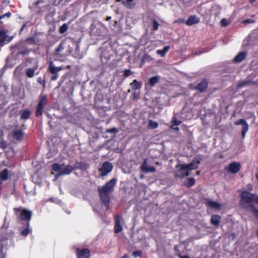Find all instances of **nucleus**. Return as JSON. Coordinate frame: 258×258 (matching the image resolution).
Instances as JSON below:
<instances>
[{
  "mask_svg": "<svg viewBox=\"0 0 258 258\" xmlns=\"http://www.w3.org/2000/svg\"><path fill=\"white\" fill-rule=\"evenodd\" d=\"M47 102V97L46 96H44L42 97L41 101L39 102L38 104L37 109L36 111V116H40L42 115L43 112V109L44 106L46 105Z\"/></svg>",
  "mask_w": 258,
  "mask_h": 258,
  "instance_id": "obj_8",
  "label": "nucleus"
},
{
  "mask_svg": "<svg viewBox=\"0 0 258 258\" xmlns=\"http://www.w3.org/2000/svg\"><path fill=\"white\" fill-rule=\"evenodd\" d=\"M240 167L241 165L239 163L233 162L229 165L226 169L232 173H236L240 170Z\"/></svg>",
  "mask_w": 258,
  "mask_h": 258,
  "instance_id": "obj_12",
  "label": "nucleus"
},
{
  "mask_svg": "<svg viewBox=\"0 0 258 258\" xmlns=\"http://www.w3.org/2000/svg\"><path fill=\"white\" fill-rule=\"evenodd\" d=\"M68 29V26L67 24H63L59 28V33L63 34L66 32Z\"/></svg>",
  "mask_w": 258,
  "mask_h": 258,
  "instance_id": "obj_33",
  "label": "nucleus"
},
{
  "mask_svg": "<svg viewBox=\"0 0 258 258\" xmlns=\"http://www.w3.org/2000/svg\"><path fill=\"white\" fill-rule=\"evenodd\" d=\"M255 0H250V3H253L254 2H255Z\"/></svg>",
  "mask_w": 258,
  "mask_h": 258,
  "instance_id": "obj_52",
  "label": "nucleus"
},
{
  "mask_svg": "<svg viewBox=\"0 0 258 258\" xmlns=\"http://www.w3.org/2000/svg\"><path fill=\"white\" fill-rule=\"evenodd\" d=\"M250 186H249V188H250V187L251 188L252 185H250Z\"/></svg>",
  "mask_w": 258,
  "mask_h": 258,
  "instance_id": "obj_61",
  "label": "nucleus"
},
{
  "mask_svg": "<svg viewBox=\"0 0 258 258\" xmlns=\"http://www.w3.org/2000/svg\"><path fill=\"white\" fill-rule=\"evenodd\" d=\"M70 67H70V66H68L67 67V68H70Z\"/></svg>",
  "mask_w": 258,
  "mask_h": 258,
  "instance_id": "obj_57",
  "label": "nucleus"
},
{
  "mask_svg": "<svg viewBox=\"0 0 258 258\" xmlns=\"http://www.w3.org/2000/svg\"><path fill=\"white\" fill-rule=\"evenodd\" d=\"M254 22V21L250 19H247L243 20L242 23L245 24H249V23H253Z\"/></svg>",
  "mask_w": 258,
  "mask_h": 258,
  "instance_id": "obj_40",
  "label": "nucleus"
},
{
  "mask_svg": "<svg viewBox=\"0 0 258 258\" xmlns=\"http://www.w3.org/2000/svg\"><path fill=\"white\" fill-rule=\"evenodd\" d=\"M117 180L113 178L107 182L105 185L99 188V192L102 202L107 208L109 204V195L114 189Z\"/></svg>",
  "mask_w": 258,
  "mask_h": 258,
  "instance_id": "obj_3",
  "label": "nucleus"
},
{
  "mask_svg": "<svg viewBox=\"0 0 258 258\" xmlns=\"http://www.w3.org/2000/svg\"><path fill=\"white\" fill-rule=\"evenodd\" d=\"M49 71H50V72L51 73L55 74L58 72H59V71H61V70H62V68L61 67H54L53 65L52 62H51L50 64H49Z\"/></svg>",
  "mask_w": 258,
  "mask_h": 258,
  "instance_id": "obj_23",
  "label": "nucleus"
},
{
  "mask_svg": "<svg viewBox=\"0 0 258 258\" xmlns=\"http://www.w3.org/2000/svg\"><path fill=\"white\" fill-rule=\"evenodd\" d=\"M132 74V71L129 70V69H127V70H125L124 71V74H123V76L124 77H128L129 76L131 75Z\"/></svg>",
  "mask_w": 258,
  "mask_h": 258,
  "instance_id": "obj_35",
  "label": "nucleus"
},
{
  "mask_svg": "<svg viewBox=\"0 0 258 258\" xmlns=\"http://www.w3.org/2000/svg\"><path fill=\"white\" fill-rule=\"evenodd\" d=\"M110 19V17H107V18H106V20H109Z\"/></svg>",
  "mask_w": 258,
  "mask_h": 258,
  "instance_id": "obj_55",
  "label": "nucleus"
},
{
  "mask_svg": "<svg viewBox=\"0 0 258 258\" xmlns=\"http://www.w3.org/2000/svg\"><path fill=\"white\" fill-rule=\"evenodd\" d=\"M4 146V145H3V146H2V148H4L5 147Z\"/></svg>",
  "mask_w": 258,
  "mask_h": 258,
  "instance_id": "obj_59",
  "label": "nucleus"
},
{
  "mask_svg": "<svg viewBox=\"0 0 258 258\" xmlns=\"http://www.w3.org/2000/svg\"><path fill=\"white\" fill-rule=\"evenodd\" d=\"M239 204L241 208L251 211L258 207V195L244 191L241 193Z\"/></svg>",
  "mask_w": 258,
  "mask_h": 258,
  "instance_id": "obj_1",
  "label": "nucleus"
},
{
  "mask_svg": "<svg viewBox=\"0 0 258 258\" xmlns=\"http://www.w3.org/2000/svg\"><path fill=\"white\" fill-rule=\"evenodd\" d=\"M252 212L254 214V216L258 219V207L255 208L253 210L250 211Z\"/></svg>",
  "mask_w": 258,
  "mask_h": 258,
  "instance_id": "obj_38",
  "label": "nucleus"
},
{
  "mask_svg": "<svg viewBox=\"0 0 258 258\" xmlns=\"http://www.w3.org/2000/svg\"><path fill=\"white\" fill-rule=\"evenodd\" d=\"M31 112L28 110H24L21 114V118L24 119H28L30 115Z\"/></svg>",
  "mask_w": 258,
  "mask_h": 258,
  "instance_id": "obj_30",
  "label": "nucleus"
},
{
  "mask_svg": "<svg viewBox=\"0 0 258 258\" xmlns=\"http://www.w3.org/2000/svg\"><path fill=\"white\" fill-rule=\"evenodd\" d=\"M179 256L180 258H189L188 256L187 255H184V256H182L181 255H179Z\"/></svg>",
  "mask_w": 258,
  "mask_h": 258,
  "instance_id": "obj_49",
  "label": "nucleus"
},
{
  "mask_svg": "<svg viewBox=\"0 0 258 258\" xmlns=\"http://www.w3.org/2000/svg\"><path fill=\"white\" fill-rule=\"evenodd\" d=\"M121 218L119 216H116L115 217V224L114 226V232L118 233L120 232L122 229V226L120 225Z\"/></svg>",
  "mask_w": 258,
  "mask_h": 258,
  "instance_id": "obj_15",
  "label": "nucleus"
},
{
  "mask_svg": "<svg viewBox=\"0 0 258 258\" xmlns=\"http://www.w3.org/2000/svg\"><path fill=\"white\" fill-rule=\"evenodd\" d=\"M170 47L169 46H167L164 47L162 50H158L157 51V54L160 55L161 56H164L165 53L168 51Z\"/></svg>",
  "mask_w": 258,
  "mask_h": 258,
  "instance_id": "obj_28",
  "label": "nucleus"
},
{
  "mask_svg": "<svg viewBox=\"0 0 258 258\" xmlns=\"http://www.w3.org/2000/svg\"><path fill=\"white\" fill-rule=\"evenodd\" d=\"M156 164L159 165V162H157L156 163Z\"/></svg>",
  "mask_w": 258,
  "mask_h": 258,
  "instance_id": "obj_56",
  "label": "nucleus"
},
{
  "mask_svg": "<svg viewBox=\"0 0 258 258\" xmlns=\"http://www.w3.org/2000/svg\"><path fill=\"white\" fill-rule=\"evenodd\" d=\"M4 146V145H3V146H2V148H4L5 147Z\"/></svg>",
  "mask_w": 258,
  "mask_h": 258,
  "instance_id": "obj_60",
  "label": "nucleus"
},
{
  "mask_svg": "<svg viewBox=\"0 0 258 258\" xmlns=\"http://www.w3.org/2000/svg\"><path fill=\"white\" fill-rule=\"evenodd\" d=\"M173 126L174 125H172V126L171 127L172 129L176 130V131L179 130V128L178 127H174Z\"/></svg>",
  "mask_w": 258,
  "mask_h": 258,
  "instance_id": "obj_50",
  "label": "nucleus"
},
{
  "mask_svg": "<svg viewBox=\"0 0 258 258\" xmlns=\"http://www.w3.org/2000/svg\"><path fill=\"white\" fill-rule=\"evenodd\" d=\"M199 22V19L195 16H191L189 17L186 22V24L188 26L197 24Z\"/></svg>",
  "mask_w": 258,
  "mask_h": 258,
  "instance_id": "obj_18",
  "label": "nucleus"
},
{
  "mask_svg": "<svg viewBox=\"0 0 258 258\" xmlns=\"http://www.w3.org/2000/svg\"><path fill=\"white\" fill-rule=\"evenodd\" d=\"M206 204L208 207L216 210H220L221 207V205L219 203L210 200H208L207 201Z\"/></svg>",
  "mask_w": 258,
  "mask_h": 258,
  "instance_id": "obj_17",
  "label": "nucleus"
},
{
  "mask_svg": "<svg viewBox=\"0 0 258 258\" xmlns=\"http://www.w3.org/2000/svg\"><path fill=\"white\" fill-rule=\"evenodd\" d=\"M62 49V47L61 45H59L58 48H57L55 50L56 54H58L59 52Z\"/></svg>",
  "mask_w": 258,
  "mask_h": 258,
  "instance_id": "obj_46",
  "label": "nucleus"
},
{
  "mask_svg": "<svg viewBox=\"0 0 258 258\" xmlns=\"http://www.w3.org/2000/svg\"><path fill=\"white\" fill-rule=\"evenodd\" d=\"M133 97L134 99H136L137 98V95L136 94V93L135 92H134L133 94Z\"/></svg>",
  "mask_w": 258,
  "mask_h": 258,
  "instance_id": "obj_48",
  "label": "nucleus"
},
{
  "mask_svg": "<svg viewBox=\"0 0 258 258\" xmlns=\"http://www.w3.org/2000/svg\"><path fill=\"white\" fill-rule=\"evenodd\" d=\"M185 164H179L176 165V175L180 177H184L189 175V171L186 168Z\"/></svg>",
  "mask_w": 258,
  "mask_h": 258,
  "instance_id": "obj_5",
  "label": "nucleus"
},
{
  "mask_svg": "<svg viewBox=\"0 0 258 258\" xmlns=\"http://www.w3.org/2000/svg\"><path fill=\"white\" fill-rule=\"evenodd\" d=\"M236 125H242V130L241 132L242 137L243 139L245 137V135L248 129V125L246 121L243 119H240L235 122Z\"/></svg>",
  "mask_w": 258,
  "mask_h": 258,
  "instance_id": "obj_11",
  "label": "nucleus"
},
{
  "mask_svg": "<svg viewBox=\"0 0 258 258\" xmlns=\"http://www.w3.org/2000/svg\"><path fill=\"white\" fill-rule=\"evenodd\" d=\"M159 80L160 77L158 76L153 77L150 79L149 84L151 86H153L159 82Z\"/></svg>",
  "mask_w": 258,
  "mask_h": 258,
  "instance_id": "obj_25",
  "label": "nucleus"
},
{
  "mask_svg": "<svg viewBox=\"0 0 258 258\" xmlns=\"http://www.w3.org/2000/svg\"><path fill=\"white\" fill-rule=\"evenodd\" d=\"M200 164V160L197 158L194 159L189 164H185L186 168H187L188 171L196 169L198 167V165Z\"/></svg>",
  "mask_w": 258,
  "mask_h": 258,
  "instance_id": "obj_14",
  "label": "nucleus"
},
{
  "mask_svg": "<svg viewBox=\"0 0 258 258\" xmlns=\"http://www.w3.org/2000/svg\"><path fill=\"white\" fill-rule=\"evenodd\" d=\"M195 183V179L194 178H187L185 182H184V184L187 186V187H190L192 185H193Z\"/></svg>",
  "mask_w": 258,
  "mask_h": 258,
  "instance_id": "obj_27",
  "label": "nucleus"
},
{
  "mask_svg": "<svg viewBox=\"0 0 258 258\" xmlns=\"http://www.w3.org/2000/svg\"><path fill=\"white\" fill-rule=\"evenodd\" d=\"M208 86V82L205 81H202L197 86V89L200 92H204Z\"/></svg>",
  "mask_w": 258,
  "mask_h": 258,
  "instance_id": "obj_21",
  "label": "nucleus"
},
{
  "mask_svg": "<svg viewBox=\"0 0 258 258\" xmlns=\"http://www.w3.org/2000/svg\"><path fill=\"white\" fill-rule=\"evenodd\" d=\"M78 258H89L90 251L88 249H83L79 250L77 253Z\"/></svg>",
  "mask_w": 258,
  "mask_h": 258,
  "instance_id": "obj_16",
  "label": "nucleus"
},
{
  "mask_svg": "<svg viewBox=\"0 0 258 258\" xmlns=\"http://www.w3.org/2000/svg\"><path fill=\"white\" fill-rule=\"evenodd\" d=\"M121 0H116V2H120Z\"/></svg>",
  "mask_w": 258,
  "mask_h": 258,
  "instance_id": "obj_58",
  "label": "nucleus"
},
{
  "mask_svg": "<svg viewBox=\"0 0 258 258\" xmlns=\"http://www.w3.org/2000/svg\"><path fill=\"white\" fill-rule=\"evenodd\" d=\"M158 126V123L157 122L153 121L152 120H150L149 121V124L148 125V127L149 129H155L157 128Z\"/></svg>",
  "mask_w": 258,
  "mask_h": 258,
  "instance_id": "obj_29",
  "label": "nucleus"
},
{
  "mask_svg": "<svg viewBox=\"0 0 258 258\" xmlns=\"http://www.w3.org/2000/svg\"><path fill=\"white\" fill-rule=\"evenodd\" d=\"M57 77H58V75L55 74V75H54L53 77H52L51 80H55L57 78Z\"/></svg>",
  "mask_w": 258,
  "mask_h": 258,
  "instance_id": "obj_47",
  "label": "nucleus"
},
{
  "mask_svg": "<svg viewBox=\"0 0 258 258\" xmlns=\"http://www.w3.org/2000/svg\"><path fill=\"white\" fill-rule=\"evenodd\" d=\"M29 232H30V229L29 228H27L23 230L21 232V234H22V235H23L24 236H27L29 234Z\"/></svg>",
  "mask_w": 258,
  "mask_h": 258,
  "instance_id": "obj_39",
  "label": "nucleus"
},
{
  "mask_svg": "<svg viewBox=\"0 0 258 258\" xmlns=\"http://www.w3.org/2000/svg\"><path fill=\"white\" fill-rule=\"evenodd\" d=\"M9 137L14 140L20 141L22 140L24 137V133L21 130H16L12 131L9 135Z\"/></svg>",
  "mask_w": 258,
  "mask_h": 258,
  "instance_id": "obj_6",
  "label": "nucleus"
},
{
  "mask_svg": "<svg viewBox=\"0 0 258 258\" xmlns=\"http://www.w3.org/2000/svg\"><path fill=\"white\" fill-rule=\"evenodd\" d=\"M256 177V179H257L258 180V174H256V175H255Z\"/></svg>",
  "mask_w": 258,
  "mask_h": 258,
  "instance_id": "obj_54",
  "label": "nucleus"
},
{
  "mask_svg": "<svg viewBox=\"0 0 258 258\" xmlns=\"http://www.w3.org/2000/svg\"><path fill=\"white\" fill-rule=\"evenodd\" d=\"M52 169L53 171L58 172V174L55 175V178L56 179L60 175L71 173L74 168L69 165L64 166V164L54 163L52 166Z\"/></svg>",
  "mask_w": 258,
  "mask_h": 258,
  "instance_id": "obj_4",
  "label": "nucleus"
},
{
  "mask_svg": "<svg viewBox=\"0 0 258 258\" xmlns=\"http://www.w3.org/2000/svg\"><path fill=\"white\" fill-rule=\"evenodd\" d=\"M198 53H195V55L198 54Z\"/></svg>",
  "mask_w": 258,
  "mask_h": 258,
  "instance_id": "obj_63",
  "label": "nucleus"
},
{
  "mask_svg": "<svg viewBox=\"0 0 258 258\" xmlns=\"http://www.w3.org/2000/svg\"><path fill=\"white\" fill-rule=\"evenodd\" d=\"M246 55V52H241L235 57L233 60L235 62H240L245 58Z\"/></svg>",
  "mask_w": 258,
  "mask_h": 258,
  "instance_id": "obj_20",
  "label": "nucleus"
},
{
  "mask_svg": "<svg viewBox=\"0 0 258 258\" xmlns=\"http://www.w3.org/2000/svg\"><path fill=\"white\" fill-rule=\"evenodd\" d=\"M117 180L113 178L107 182L105 185L99 188V192L102 202L107 208L109 204V195L114 189Z\"/></svg>",
  "mask_w": 258,
  "mask_h": 258,
  "instance_id": "obj_2",
  "label": "nucleus"
},
{
  "mask_svg": "<svg viewBox=\"0 0 258 258\" xmlns=\"http://www.w3.org/2000/svg\"><path fill=\"white\" fill-rule=\"evenodd\" d=\"M221 217L217 215H213L211 216V223L212 225L217 227L220 222Z\"/></svg>",
  "mask_w": 258,
  "mask_h": 258,
  "instance_id": "obj_19",
  "label": "nucleus"
},
{
  "mask_svg": "<svg viewBox=\"0 0 258 258\" xmlns=\"http://www.w3.org/2000/svg\"><path fill=\"white\" fill-rule=\"evenodd\" d=\"M122 5L128 9H132L134 8L135 4L132 3V1L129 0H126L125 1H122Z\"/></svg>",
  "mask_w": 258,
  "mask_h": 258,
  "instance_id": "obj_26",
  "label": "nucleus"
},
{
  "mask_svg": "<svg viewBox=\"0 0 258 258\" xmlns=\"http://www.w3.org/2000/svg\"><path fill=\"white\" fill-rule=\"evenodd\" d=\"M142 171L145 173L155 172L156 170L154 167L150 166L147 164V159H144L143 163L140 166Z\"/></svg>",
  "mask_w": 258,
  "mask_h": 258,
  "instance_id": "obj_7",
  "label": "nucleus"
},
{
  "mask_svg": "<svg viewBox=\"0 0 258 258\" xmlns=\"http://www.w3.org/2000/svg\"><path fill=\"white\" fill-rule=\"evenodd\" d=\"M118 132V130L115 127H113V128H110V129H108L106 130V133H116Z\"/></svg>",
  "mask_w": 258,
  "mask_h": 258,
  "instance_id": "obj_37",
  "label": "nucleus"
},
{
  "mask_svg": "<svg viewBox=\"0 0 258 258\" xmlns=\"http://www.w3.org/2000/svg\"><path fill=\"white\" fill-rule=\"evenodd\" d=\"M200 171H199L197 172V175H200Z\"/></svg>",
  "mask_w": 258,
  "mask_h": 258,
  "instance_id": "obj_53",
  "label": "nucleus"
},
{
  "mask_svg": "<svg viewBox=\"0 0 258 258\" xmlns=\"http://www.w3.org/2000/svg\"><path fill=\"white\" fill-rule=\"evenodd\" d=\"M127 257H128L127 255L125 254L123 256L121 257V258H126Z\"/></svg>",
  "mask_w": 258,
  "mask_h": 258,
  "instance_id": "obj_51",
  "label": "nucleus"
},
{
  "mask_svg": "<svg viewBox=\"0 0 258 258\" xmlns=\"http://www.w3.org/2000/svg\"><path fill=\"white\" fill-rule=\"evenodd\" d=\"M8 31L5 30H0V45L3 46L4 42L7 41L10 42L13 39V37H9L7 33Z\"/></svg>",
  "mask_w": 258,
  "mask_h": 258,
  "instance_id": "obj_10",
  "label": "nucleus"
},
{
  "mask_svg": "<svg viewBox=\"0 0 258 258\" xmlns=\"http://www.w3.org/2000/svg\"><path fill=\"white\" fill-rule=\"evenodd\" d=\"M6 103V97L4 95H0V109H1Z\"/></svg>",
  "mask_w": 258,
  "mask_h": 258,
  "instance_id": "obj_32",
  "label": "nucleus"
},
{
  "mask_svg": "<svg viewBox=\"0 0 258 258\" xmlns=\"http://www.w3.org/2000/svg\"><path fill=\"white\" fill-rule=\"evenodd\" d=\"M11 16V13L10 12H8L6 14L0 16V20L5 18V17H10Z\"/></svg>",
  "mask_w": 258,
  "mask_h": 258,
  "instance_id": "obj_45",
  "label": "nucleus"
},
{
  "mask_svg": "<svg viewBox=\"0 0 258 258\" xmlns=\"http://www.w3.org/2000/svg\"><path fill=\"white\" fill-rule=\"evenodd\" d=\"M172 122L173 123V125H178L181 123L180 120H177L175 117L173 118Z\"/></svg>",
  "mask_w": 258,
  "mask_h": 258,
  "instance_id": "obj_36",
  "label": "nucleus"
},
{
  "mask_svg": "<svg viewBox=\"0 0 258 258\" xmlns=\"http://www.w3.org/2000/svg\"><path fill=\"white\" fill-rule=\"evenodd\" d=\"M112 169V165L111 163L106 162L102 165L100 171L101 172V175L103 176L106 175Z\"/></svg>",
  "mask_w": 258,
  "mask_h": 258,
  "instance_id": "obj_9",
  "label": "nucleus"
},
{
  "mask_svg": "<svg viewBox=\"0 0 258 258\" xmlns=\"http://www.w3.org/2000/svg\"><path fill=\"white\" fill-rule=\"evenodd\" d=\"M251 82L250 81H243L240 83H239L238 85H237V87L238 88H241L242 87H243L244 86H246V85H247L249 84H250Z\"/></svg>",
  "mask_w": 258,
  "mask_h": 258,
  "instance_id": "obj_34",
  "label": "nucleus"
},
{
  "mask_svg": "<svg viewBox=\"0 0 258 258\" xmlns=\"http://www.w3.org/2000/svg\"><path fill=\"white\" fill-rule=\"evenodd\" d=\"M153 22V29L154 30H157L158 28V26H159L158 23L156 20H154Z\"/></svg>",
  "mask_w": 258,
  "mask_h": 258,
  "instance_id": "obj_42",
  "label": "nucleus"
},
{
  "mask_svg": "<svg viewBox=\"0 0 258 258\" xmlns=\"http://www.w3.org/2000/svg\"><path fill=\"white\" fill-rule=\"evenodd\" d=\"M29 51L28 50L27 48H25L24 50L19 51L18 53L22 55H25L27 54L29 52Z\"/></svg>",
  "mask_w": 258,
  "mask_h": 258,
  "instance_id": "obj_44",
  "label": "nucleus"
},
{
  "mask_svg": "<svg viewBox=\"0 0 258 258\" xmlns=\"http://www.w3.org/2000/svg\"><path fill=\"white\" fill-rule=\"evenodd\" d=\"M250 186H249V188H250V187L251 188L252 185H250Z\"/></svg>",
  "mask_w": 258,
  "mask_h": 258,
  "instance_id": "obj_62",
  "label": "nucleus"
},
{
  "mask_svg": "<svg viewBox=\"0 0 258 258\" xmlns=\"http://www.w3.org/2000/svg\"><path fill=\"white\" fill-rule=\"evenodd\" d=\"M35 69L29 68L26 71V73L28 77L32 78L34 75Z\"/></svg>",
  "mask_w": 258,
  "mask_h": 258,
  "instance_id": "obj_31",
  "label": "nucleus"
},
{
  "mask_svg": "<svg viewBox=\"0 0 258 258\" xmlns=\"http://www.w3.org/2000/svg\"><path fill=\"white\" fill-rule=\"evenodd\" d=\"M20 211V219L22 220H27L28 221H30L31 217L32 212L30 211H28L26 209H23L21 210L20 209H16V211Z\"/></svg>",
  "mask_w": 258,
  "mask_h": 258,
  "instance_id": "obj_13",
  "label": "nucleus"
},
{
  "mask_svg": "<svg viewBox=\"0 0 258 258\" xmlns=\"http://www.w3.org/2000/svg\"><path fill=\"white\" fill-rule=\"evenodd\" d=\"M228 23L226 19H223L221 21V24L222 26H226L228 25Z\"/></svg>",
  "mask_w": 258,
  "mask_h": 258,
  "instance_id": "obj_43",
  "label": "nucleus"
},
{
  "mask_svg": "<svg viewBox=\"0 0 258 258\" xmlns=\"http://www.w3.org/2000/svg\"><path fill=\"white\" fill-rule=\"evenodd\" d=\"M106 2L108 1V0H105Z\"/></svg>",
  "mask_w": 258,
  "mask_h": 258,
  "instance_id": "obj_64",
  "label": "nucleus"
},
{
  "mask_svg": "<svg viewBox=\"0 0 258 258\" xmlns=\"http://www.w3.org/2000/svg\"><path fill=\"white\" fill-rule=\"evenodd\" d=\"M9 171L7 169H5L2 173H0V184L2 181L6 180L8 178Z\"/></svg>",
  "mask_w": 258,
  "mask_h": 258,
  "instance_id": "obj_22",
  "label": "nucleus"
},
{
  "mask_svg": "<svg viewBox=\"0 0 258 258\" xmlns=\"http://www.w3.org/2000/svg\"><path fill=\"white\" fill-rule=\"evenodd\" d=\"M130 86L133 90L139 89L142 86V83L138 81L137 80H134L133 82L130 84Z\"/></svg>",
  "mask_w": 258,
  "mask_h": 258,
  "instance_id": "obj_24",
  "label": "nucleus"
},
{
  "mask_svg": "<svg viewBox=\"0 0 258 258\" xmlns=\"http://www.w3.org/2000/svg\"><path fill=\"white\" fill-rule=\"evenodd\" d=\"M142 254V252L141 251L137 250V251H136L134 252L133 255L135 257L141 256Z\"/></svg>",
  "mask_w": 258,
  "mask_h": 258,
  "instance_id": "obj_41",
  "label": "nucleus"
}]
</instances>
